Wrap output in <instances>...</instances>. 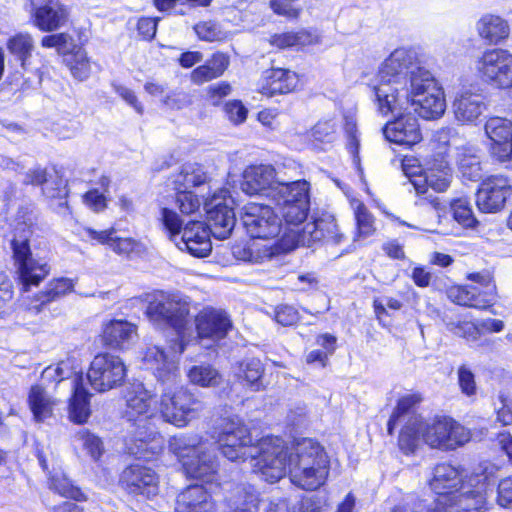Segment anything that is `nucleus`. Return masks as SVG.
<instances>
[{
	"label": "nucleus",
	"mask_w": 512,
	"mask_h": 512,
	"mask_svg": "<svg viewBox=\"0 0 512 512\" xmlns=\"http://www.w3.org/2000/svg\"><path fill=\"white\" fill-rule=\"evenodd\" d=\"M218 444L223 456L230 461H245L248 458L254 461L252 466L255 471L267 482H277L285 474L283 440L267 436L253 444L248 428L239 419L223 421Z\"/></svg>",
	"instance_id": "f257e3e1"
},
{
	"label": "nucleus",
	"mask_w": 512,
	"mask_h": 512,
	"mask_svg": "<svg viewBox=\"0 0 512 512\" xmlns=\"http://www.w3.org/2000/svg\"><path fill=\"white\" fill-rule=\"evenodd\" d=\"M415 54L404 48L395 49L382 63L377 83L373 86L377 111L389 113L408 103V89L412 73L420 67L415 63Z\"/></svg>",
	"instance_id": "f03ea898"
},
{
	"label": "nucleus",
	"mask_w": 512,
	"mask_h": 512,
	"mask_svg": "<svg viewBox=\"0 0 512 512\" xmlns=\"http://www.w3.org/2000/svg\"><path fill=\"white\" fill-rule=\"evenodd\" d=\"M191 307V299L180 292L155 291L149 296L146 315L154 324L174 330L178 341L171 348L176 354H182L196 339Z\"/></svg>",
	"instance_id": "7ed1b4c3"
},
{
	"label": "nucleus",
	"mask_w": 512,
	"mask_h": 512,
	"mask_svg": "<svg viewBox=\"0 0 512 512\" xmlns=\"http://www.w3.org/2000/svg\"><path fill=\"white\" fill-rule=\"evenodd\" d=\"M471 434L463 425L449 417H438L424 422L413 416L406 422L399 435V446L405 452H413L421 438L431 448L453 450L470 440Z\"/></svg>",
	"instance_id": "20e7f679"
},
{
	"label": "nucleus",
	"mask_w": 512,
	"mask_h": 512,
	"mask_svg": "<svg viewBox=\"0 0 512 512\" xmlns=\"http://www.w3.org/2000/svg\"><path fill=\"white\" fill-rule=\"evenodd\" d=\"M283 453L286 460L282 477L288 471L291 482L304 490H316L324 485L329 474V459L318 442L303 438L290 448L283 442Z\"/></svg>",
	"instance_id": "39448f33"
},
{
	"label": "nucleus",
	"mask_w": 512,
	"mask_h": 512,
	"mask_svg": "<svg viewBox=\"0 0 512 512\" xmlns=\"http://www.w3.org/2000/svg\"><path fill=\"white\" fill-rule=\"evenodd\" d=\"M37 222L34 206L22 207L16 217L14 238L11 241L12 257L19 279L27 289L39 283L49 274L50 268L46 261L33 257L29 240Z\"/></svg>",
	"instance_id": "423d86ee"
},
{
	"label": "nucleus",
	"mask_w": 512,
	"mask_h": 512,
	"mask_svg": "<svg viewBox=\"0 0 512 512\" xmlns=\"http://www.w3.org/2000/svg\"><path fill=\"white\" fill-rule=\"evenodd\" d=\"M324 236L329 237V239L332 238L336 242L340 239L332 219L310 223L302 232L292 230V233L282 237L277 245H263L260 247L253 242L244 247L237 246L233 249V254L239 260L260 263L298 246L311 247L315 241L322 239Z\"/></svg>",
	"instance_id": "0eeeda50"
},
{
	"label": "nucleus",
	"mask_w": 512,
	"mask_h": 512,
	"mask_svg": "<svg viewBox=\"0 0 512 512\" xmlns=\"http://www.w3.org/2000/svg\"><path fill=\"white\" fill-rule=\"evenodd\" d=\"M169 449L178 457L190 478L213 482L217 473V457L212 444L197 436L180 435L169 442Z\"/></svg>",
	"instance_id": "6e6552de"
},
{
	"label": "nucleus",
	"mask_w": 512,
	"mask_h": 512,
	"mask_svg": "<svg viewBox=\"0 0 512 512\" xmlns=\"http://www.w3.org/2000/svg\"><path fill=\"white\" fill-rule=\"evenodd\" d=\"M446 103L444 93L430 71L419 68L412 73L408 89V103L391 111L401 113L412 109L420 117L430 120L442 116Z\"/></svg>",
	"instance_id": "1a4fd4ad"
},
{
	"label": "nucleus",
	"mask_w": 512,
	"mask_h": 512,
	"mask_svg": "<svg viewBox=\"0 0 512 512\" xmlns=\"http://www.w3.org/2000/svg\"><path fill=\"white\" fill-rule=\"evenodd\" d=\"M124 399L126 403L124 417L139 429L134 437L140 444L137 445L136 450L130 447L129 451L134 455L142 454L151 435L148 433V420L156 414L154 394L142 382L136 381L127 386Z\"/></svg>",
	"instance_id": "9d476101"
},
{
	"label": "nucleus",
	"mask_w": 512,
	"mask_h": 512,
	"mask_svg": "<svg viewBox=\"0 0 512 512\" xmlns=\"http://www.w3.org/2000/svg\"><path fill=\"white\" fill-rule=\"evenodd\" d=\"M161 217L164 226L169 231L170 239L180 250H186L191 255L199 258L205 257L211 252V232L202 222L192 221L182 231V221L176 212L163 208Z\"/></svg>",
	"instance_id": "9b49d317"
},
{
	"label": "nucleus",
	"mask_w": 512,
	"mask_h": 512,
	"mask_svg": "<svg viewBox=\"0 0 512 512\" xmlns=\"http://www.w3.org/2000/svg\"><path fill=\"white\" fill-rule=\"evenodd\" d=\"M487 487L484 473L471 474L455 493L437 498L428 512H485Z\"/></svg>",
	"instance_id": "f8f14e48"
},
{
	"label": "nucleus",
	"mask_w": 512,
	"mask_h": 512,
	"mask_svg": "<svg viewBox=\"0 0 512 512\" xmlns=\"http://www.w3.org/2000/svg\"><path fill=\"white\" fill-rule=\"evenodd\" d=\"M202 410V403L184 387L165 390L160 399L161 418L176 427H184Z\"/></svg>",
	"instance_id": "ddd939ff"
},
{
	"label": "nucleus",
	"mask_w": 512,
	"mask_h": 512,
	"mask_svg": "<svg viewBox=\"0 0 512 512\" xmlns=\"http://www.w3.org/2000/svg\"><path fill=\"white\" fill-rule=\"evenodd\" d=\"M234 199L226 188L219 189L204 202L208 229L220 240L228 238L236 224Z\"/></svg>",
	"instance_id": "4468645a"
},
{
	"label": "nucleus",
	"mask_w": 512,
	"mask_h": 512,
	"mask_svg": "<svg viewBox=\"0 0 512 512\" xmlns=\"http://www.w3.org/2000/svg\"><path fill=\"white\" fill-rule=\"evenodd\" d=\"M437 140L448 147L449 155L456 159L458 170L464 179L478 181L482 178L479 149L471 144H460V137L453 128H442L437 132Z\"/></svg>",
	"instance_id": "2eb2a0df"
},
{
	"label": "nucleus",
	"mask_w": 512,
	"mask_h": 512,
	"mask_svg": "<svg viewBox=\"0 0 512 512\" xmlns=\"http://www.w3.org/2000/svg\"><path fill=\"white\" fill-rule=\"evenodd\" d=\"M127 369L118 356L104 353L96 355L87 372L91 387L98 392L114 389L124 382Z\"/></svg>",
	"instance_id": "dca6fc26"
},
{
	"label": "nucleus",
	"mask_w": 512,
	"mask_h": 512,
	"mask_svg": "<svg viewBox=\"0 0 512 512\" xmlns=\"http://www.w3.org/2000/svg\"><path fill=\"white\" fill-rule=\"evenodd\" d=\"M474 282L471 285L459 286L450 289L449 298L458 305L486 309L494 301L496 286L488 273H475L469 275Z\"/></svg>",
	"instance_id": "f3484780"
},
{
	"label": "nucleus",
	"mask_w": 512,
	"mask_h": 512,
	"mask_svg": "<svg viewBox=\"0 0 512 512\" xmlns=\"http://www.w3.org/2000/svg\"><path fill=\"white\" fill-rule=\"evenodd\" d=\"M242 222L252 238L274 239L282 231V221L268 205L249 203L244 207Z\"/></svg>",
	"instance_id": "a211bd4d"
},
{
	"label": "nucleus",
	"mask_w": 512,
	"mask_h": 512,
	"mask_svg": "<svg viewBox=\"0 0 512 512\" xmlns=\"http://www.w3.org/2000/svg\"><path fill=\"white\" fill-rule=\"evenodd\" d=\"M478 71L493 85L508 88L512 83V54L506 49H488L478 61Z\"/></svg>",
	"instance_id": "6ab92c4d"
},
{
	"label": "nucleus",
	"mask_w": 512,
	"mask_h": 512,
	"mask_svg": "<svg viewBox=\"0 0 512 512\" xmlns=\"http://www.w3.org/2000/svg\"><path fill=\"white\" fill-rule=\"evenodd\" d=\"M512 194V186L504 176H491L480 186L476 194V204L482 212L501 211Z\"/></svg>",
	"instance_id": "aec40b11"
},
{
	"label": "nucleus",
	"mask_w": 512,
	"mask_h": 512,
	"mask_svg": "<svg viewBox=\"0 0 512 512\" xmlns=\"http://www.w3.org/2000/svg\"><path fill=\"white\" fill-rule=\"evenodd\" d=\"M177 341L178 337L170 341L169 353H166L159 346L153 345L147 347L143 355L145 365L154 372L157 379L171 385H176L179 377L178 363L176 360V356L179 354H176L171 348Z\"/></svg>",
	"instance_id": "412c9836"
},
{
	"label": "nucleus",
	"mask_w": 512,
	"mask_h": 512,
	"mask_svg": "<svg viewBox=\"0 0 512 512\" xmlns=\"http://www.w3.org/2000/svg\"><path fill=\"white\" fill-rule=\"evenodd\" d=\"M9 51L16 55L21 62V67L27 76L22 84V89H30L39 86L42 82V70L40 66L34 65L32 50L34 41L29 34H17L7 44Z\"/></svg>",
	"instance_id": "4be33fe9"
},
{
	"label": "nucleus",
	"mask_w": 512,
	"mask_h": 512,
	"mask_svg": "<svg viewBox=\"0 0 512 512\" xmlns=\"http://www.w3.org/2000/svg\"><path fill=\"white\" fill-rule=\"evenodd\" d=\"M228 510L225 512H291L287 500L263 502L254 490L237 488L227 499Z\"/></svg>",
	"instance_id": "5701e85b"
},
{
	"label": "nucleus",
	"mask_w": 512,
	"mask_h": 512,
	"mask_svg": "<svg viewBox=\"0 0 512 512\" xmlns=\"http://www.w3.org/2000/svg\"><path fill=\"white\" fill-rule=\"evenodd\" d=\"M120 482L128 493L147 498L155 496L159 491V480L155 471L139 464L127 467L122 472Z\"/></svg>",
	"instance_id": "b1692460"
},
{
	"label": "nucleus",
	"mask_w": 512,
	"mask_h": 512,
	"mask_svg": "<svg viewBox=\"0 0 512 512\" xmlns=\"http://www.w3.org/2000/svg\"><path fill=\"white\" fill-rule=\"evenodd\" d=\"M34 25L43 32H53L63 26L68 12L59 0H29Z\"/></svg>",
	"instance_id": "393cba45"
},
{
	"label": "nucleus",
	"mask_w": 512,
	"mask_h": 512,
	"mask_svg": "<svg viewBox=\"0 0 512 512\" xmlns=\"http://www.w3.org/2000/svg\"><path fill=\"white\" fill-rule=\"evenodd\" d=\"M280 181L273 166L253 165L244 170L241 188L248 195L263 194L272 198Z\"/></svg>",
	"instance_id": "a878e982"
},
{
	"label": "nucleus",
	"mask_w": 512,
	"mask_h": 512,
	"mask_svg": "<svg viewBox=\"0 0 512 512\" xmlns=\"http://www.w3.org/2000/svg\"><path fill=\"white\" fill-rule=\"evenodd\" d=\"M485 133L493 142L492 154L500 162L512 156V121L502 117H491L485 123Z\"/></svg>",
	"instance_id": "bb28decb"
},
{
	"label": "nucleus",
	"mask_w": 512,
	"mask_h": 512,
	"mask_svg": "<svg viewBox=\"0 0 512 512\" xmlns=\"http://www.w3.org/2000/svg\"><path fill=\"white\" fill-rule=\"evenodd\" d=\"M195 327L196 338L220 340L227 335L231 321L223 310L206 307L195 316Z\"/></svg>",
	"instance_id": "cd10ccee"
},
{
	"label": "nucleus",
	"mask_w": 512,
	"mask_h": 512,
	"mask_svg": "<svg viewBox=\"0 0 512 512\" xmlns=\"http://www.w3.org/2000/svg\"><path fill=\"white\" fill-rule=\"evenodd\" d=\"M405 112L410 114V110L392 114L397 118L386 124L383 133L390 142L412 146L421 141L422 135L417 119L410 115H404Z\"/></svg>",
	"instance_id": "c85d7f7f"
},
{
	"label": "nucleus",
	"mask_w": 512,
	"mask_h": 512,
	"mask_svg": "<svg viewBox=\"0 0 512 512\" xmlns=\"http://www.w3.org/2000/svg\"><path fill=\"white\" fill-rule=\"evenodd\" d=\"M82 236L86 241L92 243L107 245L113 252L119 255H130L139 253L142 250V244L130 237H117L116 230L110 228L97 231L92 228H84Z\"/></svg>",
	"instance_id": "c756f323"
},
{
	"label": "nucleus",
	"mask_w": 512,
	"mask_h": 512,
	"mask_svg": "<svg viewBox=\"0 0 512 512\" xmlns=\"http://www.w3.org/2000/svg\"><path fill=\"white\" fill-rule=\"evenodd\" d=\"M298 75L291 70L271 68L263 72L259 91L268 97L292 92L298 85Z\"/></svg>",
	"instance_id": "7c9ffc66"
},
{
	"label": "nucleus",
	"mask_w": 512,
	"mask_h": 512,
	"mask_svg": "<svg viewBox=\"0 0 512 512\" xmlns=\"http://www.w3.org/2000/svg\"><path fill=\"white\" fill-rule=\"evenodd\" d=\"M278 208H279L281 216L284 219V221L286 222V224L294 226V228H290V229L286 230L282 237L286 236V234L292 233V230L302 232V230L310 223L318 222L320 220L332 219L336 226L337 233L340 236L339 241L336 242L332 238L329 239V237L324 236L322 239L315 241L311 246H313L314 244L321 242V241L330 242L332 244H340L342 242L343 234L339 231L338 225L332 216H327V217L316 219L312 222L306 223L302 229L298 228V226L301 225L306 220V218L308 216V212L310 209V201H304L303 199H300L298 204H286L283 206H278Z\"/></svg>",
	"instance_id": "2f4dec72"
},
{
	"label": "nucleus",
	"mask_w": 512,
	"mask_h": 512,
	"mask_svg": "<svg viewBox=\"0 0 512 512\" xmlns=\"http://www.w3.org/2000/svg\"><path fill=\"white\" fill-rule=\"evenodd\" d=\"M452 108L459 123L476 125L487 110V105L482 95L466 91L455 98Z\"/></svg>",
	"instance_id": "473e14b6"
},
{
	"label": "nucleus",
	"mask_w": 512,
	"mask_h": 512,
	"mask_svg": "<svg viewBox=\"0 0 512 512\" xmlns=\"http://www.w3.org/2000/svg\"><path fill=\"white\" fill-rule=\"evenodd\" d=\"M469 476L464 475L463 471L448 463H441L433 469V477L429 482L431 489L438 494V498L450 493H455L467 483Z\"/></svg>",
	"instance_id": "72a5a7b5"
},
{
	"label": "nucleus",
	"mask_w": 512,
	"mask_h": 512,
	"mask_svg": "<svg viewBox=\"0 0 512 512\" xmlns=\"http://www.w3.org/2000/svg\"><path fill=\"white\" fill-rule=\"evenodd\" d=\"M477 35L490 45H497L505 41L510 35V25L502 16L485 13L475 24Z\"/></svg>",
	"instance_id": "f704fd0d"
},
{
	"label": "nucleus",
	"mask_w": 512,
	"mask_h": 512,
	"mask_svg": "<svg viewBox=\"0 0 512 512\" xmlns=\"http://www.w3.org/2000/svg\"><path fill=\"white\" fill-rule=\"evenodd\" d=\"M210 494L202 485H191L177 497L175 512H212Z\"/></svg>",
	"instance_id": "c9c22d12"
},
{
	"label": "nucleus",
	"mask_w": 512,
	"mask_h": 512,
	"mask_svg": "<svg viewBox=\"0 0 512 512\" xmlns=\"http://www.w3.org/2000/svg\"><path fill=\"white\" fill-rule=\"evenodd\" d=\"M136 337V326L126 320H112L103 329L104 343L111 348L125 349Z\"/></svg>",
	"instance_id": "e433bc0d"
},
{
	"label": "nucleus",
	"mask_w": 512,
	"mask_h": 512,
	"mask_svg": "<svg viewBox=\"0 0 512 512\" xmlns=\"http://www.w3.org/2000/svg\"><path fill=\"white\" fill-rule=\"evenodd\" d=\"M272 192V200L277 206L298 204L300 199L310 201V184L306 180L285 182L281 180Z\"/></svg>",
	"instance_id": "4c0bfd02"
},
{
	"label": "nucleus",
	"mask_w": 512,
	"mask_h": 512,
	"mask_svg": "<svg viewBox=\"0 0 512 512\" xmlns=\"http://www.w3.org/2000/svg\"><path fill=\"white\" fill-rule=\"evenodd\" d=\"M81 377H75L70 381V388L73 392L69 404V418L72 422L82 424L87 422L91 410L89 404V395L78 380Z\"/></svg>",
	"instance_id": "58836bf2"
},
{
	"label": "nucleus",
	"mask_w": 512,
	"mask_h": 512,
	"mask_svg": "<svg viewBox=\"0 0 512 512\" xmlns=\"http://www.w3.org/2000/svg\"><path fill=\"white\" fill-rule=\"evenodd\" d=\"M28 402L34 419L38 422L51 417L56 405V400L49 396L41 385L31 387Z\"/></svg>",
	"instance_id": "ea45409f"
},
{
	"label": "nucleus",
	"mask_w": 512,
	"mask_h": 512,
	"mask_svg": "<svg viewBox=\"0 0 512 512\" xmlns=\"http://www.w3.org/2000/svg\"><path fill=\"white\" fill-rule=\"evenodd\" d=\"M73 287L74 284L72 280L68 278H60L50 282L46 289L36 296L35 301L37 303L31 306L29 311L34 314L40 313L44 305L56 301L60 297L71 292Z\"/></svg>",
	"instance_id": "a19ab883"
},
{
	"label": "nucleus",
	"mask_w": 512,
	"mask_h": 512,
	"mask_svg": "<svg viewBox=\"0 0 512 512\" xmlns=\"http://www.w3.org/2000/svg\"><path fill=\"white\" fill-rule=\"evenodd\" d=\"M264 367L257 358H250L239 363L235 375L238 380L251 388L253 391H260L264 388L262 376Z\"/></svg>",
	"instance_id": "79ce46f5"
},
{
	"label": "nucleus",
	"mask_w": 512,
	"mask_h": 512,
	"mask_svg": "<svg viewBox=\"0 0 512 512\" xmlns=\"http://www.w3.org/2000/svg\"><path fill=\"white\" fill-rule=\"evenodd\" d=\"M209 180L207 172L199 164H186L176 175L174 180L177 191H190L193 187L206 184Z\"/></svg>",
	"instance_id": "37998d69"
},
{
	"label": "nucleus",
	"mask_w": 512,
	"mask_h": 512,
	"mask_svg": "<svg viewBox=\"0 0 512 512\" xmlns=\"http://www.w3.org/2000/svg\"><path fill=\"white\" fill-rule=\"evenodd\" d=\"M352 206L356 221V232L353 241L358 242L374 234L376 230L374 226L375 220L373 215L362 202L354 201Z\"/></svg>",
	"instance_id": "c03bdc74"
},
{
	"label": "nucleus",
	"mask_w": 512,
	"mask_h": 512,
	"mask_svg": "<svg viewBox=\"0 0 512 512\" xmlns=\"http://www.w3.org/2000/svg\"><path fill=\"white\" fill-rule=\"evenodd\" d=\"M452 172L446 161H440L428 169L425 182L428 187L436 192H444L450 186Z\"/></svg>",
	"instance_id": "a18cd8bd"
},
{
	"label": "nucleus",
	"mask_w": 512,
	"mask_h": 512,
	"mask_svg": "<svg viewBox=\"0 0 512 512\" xmlns=\"http://www.w3.org/2000/svg\"><path fill=\"white\" fill-rule=\"evenodd\" d=\"M421 397L418 394H408L399 399L397 406L391 415L388 421V433L393 434V430L396 425L401 422L406 416H409L407 422L413 416H417L414 414L413 409L415 405L421 402Z\"/></svg>",
	"instance_id": "49530a36"
},
{
	"label": "nucleus",
	"mask_w": 512,
	"mask_h": 512,
	"mask_svg": "<svg viewBox=\"0 0 512 512\" xmlns=\"http://www.w3.org/2000/svg\"><path fill=\"white\" fill-rule=\"evenodd\" d=\"M189 380L202 387H214L221 383L220 373L211 365L201 364L193 366L188 371Z\"/></svg>",
	"instance_id": "de8ad7c7"
},
{
	"label": "nucleus",
	"mask_w": 512,
	"mask_h": 512,
	"mask_svg": "<svg viewBox=\"0 0 512 512\" xmlns=\"http://www.w3.org/2000/svg\"><path fill=\"white\" fill-rule=\"evenodd\" d=\"M272 45L284 49L293 46H306L317 42V37L307 31L275 34L270 40Z\"/></svg>",
	"instance_id": "09e8293b"
},
{
	"label": "nucleus",
	"mask_w": 512,
	"mask_h": 512,
	"mask_svg": "<svg viewBox=\"0 0 512 512\" xmlns=\"http://www.w3.org/2000/svg\"><path fill=\"white\" fill-rule=\"evenodd\" d=\"M66 62L75 79L83 81L90 76L91 66L85 51L77 50L66 58Z\"/></svg>",
	"instance_id": "8fccbe9b"
},
{
	"label": "nucleus",
	"mask_w": 512,
	"mask_h": 512,
	"mask_svg": "<svg viewBox=\"0 0 512 512\" xmlns=\"http://www.w3.org/2000/svg\"><path fill=\"white\" fill-rule=\"evenodd\" d=\"M43 195L49 199H59L58 210L68 209V203L66 201L68 190L63 180L56 177L55 179H49L42 187Z\"/></svg>",
	"instance_id": "3c124183"
},
{
	"label": "nucleus",
	"mask_w": 512,
	"mask_h": 512,
	"mask_svg": "<svg viewBox=\"0 0 512 512\" xmlns=\"http://www.w3.org/2000/svg\"><path fill=\"white\" fill-rule=\"evenodd\" d=\"M75 442H78L83 449L94 459L97 460L102 455L103 444L99 437L91 434L88 430L81 429L74 436Z\"/></svg>",
	"instance_id": "603ef678"
},
{
	"label": "nucleus",
	"mask_w": 512,
	"mask_h": 512,
	"mask_svg": "<svg viewBox=\"0 0 512 512\" xmlns=\"http://www.w3.org/2000/svg\"><path fill=\"white\" fill-rule=\"evenodd\" d=\"M454 219L465 228H472L477 224L473 211L466 199H457L451 203Z\"/></svg>",
	"instance_id": "864d4df0"
},
{
	"label": "nucleus",
	"mask_w": 512,
	"mask_h": 512,
	"mask_svg": "<svg viewBox=\"0 0 512 512\" xmlns=\"http://www.w3.org/2000/svg\"><path fill=\"white\" fill-rule=\"evenodd\" d=\"M176 204L183 214H193L200 209V198L191 191H177Z\"/></svg>",
	"instance_id": "5fc2aeb1"
},
{
	"label": "nucleus",
	"mask_w": 512,
	"mask_h": 512,
	"mask_svg": "<svg viewBox=\"0 0 512 512\" xmlns=\"http://www.w3.org/2000/svg\"><path fill=\"white\" fill-rule=\"evenodd\" d=\"M194 31L202 41L213 42L220 40L223 37V33L218 24L212 21L197 23L194 26Z\"/></svg>",
	"instance_id": "6e6d98bb"
},
{
	"label": "nucleus",
	"mask_w": 512,
	"mask_h": 512,
	"mask_svg": "<svg viewBox=\"0 0 512 512\" xmlns=\"http://www.w3.org/2000/svg\"><path fill=\"white\" fill-rule=\"evenodd\" d=\"M458 384L461 392L467 397H473L477 393V385L474 373L466 366L458 368Z\"/></svg>",
	"instance_id": "4d7b16f0"
},
{
	"label": "nucleus",
	"mask_w": 512,
	"mask_h": 512,
	"mask_svg": "<svg viewBox=\"0 0 512 512\" xmlns=\"http://www.w3.org/2000/svg\"><path fill=\"white\" fill-rule=\"evenodd\" d=\"M336 123L333 120L319 121L312 128V137L316 141L330 143L335 138Z\"/></svg>",
	"instance_id": "13d9d810"
},
{
	"label": "nucleus",
	"mask_w": 512,
	"mask_h": 512,
	"mask_svg": "<svg viewBox=\"0 0 512 512\" xmlns=\"http://www.w3.org/2000/svg\"><path fill=\"white\" fill-rule=\"evenodd\" d=\"M448 327L455 335L466 338L469 341H476L480 335L478 322L449 323Z\"/></svg>",
	"instance_id": "bf43d9fd"
},
{
	"label": "nucleus",
	"mask_w": 512,
	"mask_h": 512,
	"mask_svg": "<svg viewBox=\"0 0 512 512\" xmlns=\"http://www.w3.org/2000/svg\"><path fill=\"white\" fill-rule=\"evenodd\" d=\"M274 318L277 323L283 326H289L299 320V313L291 305H279L274 310Z\"/></svg>",
	"instance_id": "052dcab7"
},
{
	"label": "nucleus",
	"mask_w": 512,
	"mask_h": 512,
	"mask_svg": "<svg viewBox=\"0 0 512 512\" xmlns=\"http://www.w3.org/2000/svg\"><path fill=\"white\" fill-rule=\"evenodd\" d=\"M498 401L501 406L497 408V420L503 425L512 424V400L505 392L498 394Z\"/></svg>",
	"instance_id": "680f3d73"
},
{
	"label": "nucleus",
	"mask_w": 512,
	"mask_h": 512,
	"mask_svg": "<svg viewBox=\"0 0 512 512\" xmlns=\"http://www.w3.org/2000/svg\"><path fill=\"white\" fill-rule=\"evenodd\" d=\"M224 111L228 119L235 124L244 122L247 117V109L237 100L226 103Z\"/></svg>",
	"instance_id": "e2e57ef3"
},
{
	"label": "nucleus",
	"mask_w": 512,
	"mask_h": 512,
	"mask_svg": "<svg viewBox=\"0 0 512 512\" xmlns=\"http://www.w3.org/2000/svg\"><path fill=\"white\" fill-rule=\"evenodd\" d=\"M55 366L59 372L60 380L66 381L77 373L79 360L74 356H67L65 359L59 361Z\"/></svg>",
	"instance_id": "0e129e2a"
},
{
	"label": "nucleus",
	"mask_w": 512,
	"mask_h": 512,
	"mask_svg": "<svg viewBox=\"0 0 512 512\" xmlns=\"http://www.w3.org/2000/svg\"><path fill=\"white\" fill-rule=\"evenodd\" d=\"M51 488H53L56 492L64 497L72 498L75 500L83 499L82 492L78 488L70 485L65 479H52Z\"/></svg>",
	"instance_id": "69168bd1"
},
{
	"label": "nucleus",
	"mask_w": 512,
	"mask_h": 512,
	"mask_svg": "<svg viewBox=\"0 0 512 512\" xmlns=\"http://www.w3.org/2000/svg\"><path fill=\"white\" fill-rule=\"evenodd\" d=\"M497 503L501 507H508L512 504V477L502 479L498 484Z\"/></svg>",
	"instance_id": "338daca9"
},
{
	"label": "nucleus",
	"mask_w": 512,
	"mask_h": 512,
	"mask_svg": "<svg viewBox=\"0 0 512 512\" xmlns=\"http://www.w3.org/2000/svg\"><path fill=\"white\" fill-rule=\"evenodd\" d=\"M206 63L209 65L211 69H213L212 71L219 78L224 74V72L228 68L230 60L229 56L225 53L216 52L211 56L210 59L206 61Z\"/></svg>",
	"instance_id": "774afa93"
}]
</instances>
